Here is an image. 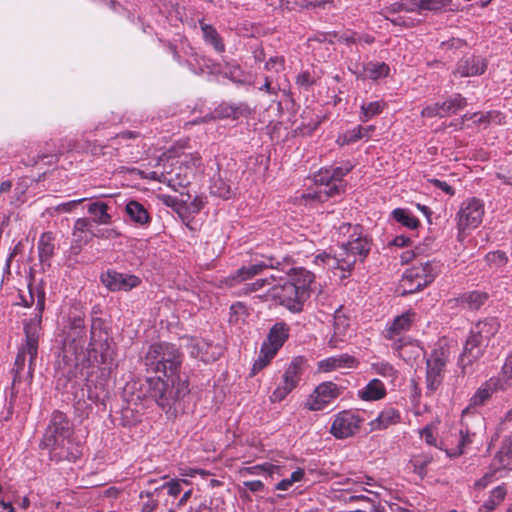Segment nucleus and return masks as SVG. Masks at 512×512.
Here are the masks:
<instances>
[{
    "label": "nucleus",
    "instance_id": "obj_1",
    "mask_svg": "<svg viewBox=\"0 0 512 512\" xmlns=\"http://www.w3.org/2000/svg\"><path fill=\"white\" fill-rule=\"evenodd\" d=\"M182 363L183 353L168 342L150 345L144 357L148 372L163 375L147 379V393L166 413L190 392L188 378L181 373Z\"/></svg>",
    "mask_w": 512,
    "mask_h": 512
},
{
    "label": "nucleus",
    "instance_id": "obj_2",
    "mask_svg": "<svg viewBox=\"0 0 512 512\" xmlns=\"http://www.w3.org/2000/svg\"><path fill=\"white\" fill-rule=\"evenodd\" d=\"M275 271L284 276V280L272 286V297L292 313L303 311L306 301L312 293L316 276L304 267H296L292 256L278 254Z\"/></svg>",
    "mask_w": 512,
    "mask_h": 512
},
{
    "label": "nucleus",
    "instance_id": "obj_3",
    "mask_svg": "<svg viewBox=\"0 0 512 512\" xmlns=\"http://www.w3.org/2000/svg\"><path fill=\"white\" fill-rule=\"evenodd\" d=\"M73 434V427L68 417L56 410L51 415L39 446L48 451L52 461L74 462L80 457L81 451L78 443L74 441Z\"/></svg>",
    "mask_w": 512,
    "mask_h": 512
},
{
    "label": "nucleus",
    "instance_id": "obj_4",
    "mask_svg": "<svg viewBox=\"0 0 512 512\" xmlns=\"http://www.w3.org/2000/svg\"><path fill=\"white\" fill-rule=\"evenodd\" d=\"M200 164L201 158L198 154L176 156L171 152L163 153L154 166L155 170L141 171L140 174L143 179L164 183L177 191L179 187H184L189 183L188 178L183 174L182 165L188 169Z\"/></svg>",
    "mask_w": 512,
    "mask_h": 512
},
{
    "label": "nucleus",
    "instance_id": "obj_5",
    "mask_svg": "<svg viewBox=\"0 0 512 512\" xmlns=\"http://www.w3.org/2000/svg\"><path fill=\"white\" fill-rule=\"evenodd\" d=\"M499 326L498 320L490 317L478 321L471 327L463 351L458 358L462 373L465 374L467 368L483 356L491 338L498 332Z\"/></svg>",
    "mask_w": 512,
    "mask_h": 512
},
{
    "label": "nucleus",
    "instance_id": "obj_6",
    "mask_svg": "<svg viewBox=\"0 0 512 512\" xmlns=\"http://www.w3.org/2000/svg\"><path fill=\"white\" fill-rule=\"evenodd\" d=\"M484 431L485 419L482 415H474L473 421L462 416L460 427L449 430L439 441L438 449L450 458L459 457Z\"/></svg>",
    "mask_w": 512,
    "mask_h": 512
},
{
    "label": "nucleus",
    "instance_id": "obj_7",
    "mask_svg": "<svg viewBox=\"0 0 512 512\" xmlns=\"http://www.w3.org/2000/svg\"><path fill=\"white\" fill-rule=\"evenodd\" d=\"M353 165L346 163L343 166L321 168L314 175L317 190L304 195L305 198L324 202L331 197L339 196L345 191L343 178L352 170Z\"/></svg>",
    "mask_w": 512,
    "mask_h": 512
},
{
    "label": "nucleus",
    "instance_id": "obj_8",
    "mask_svg": "<svg viewBox=\"0 0 512 512\" xmlns=\"http://www.w3.org/2000/svg\"><path fill=\"white\" fill-rule=\"evenodd\" d=\"M339 235L347 236L340 247L347 259L352 260L354 268L357 262H364L372 248V238L364 231L361 225L343 223L338 227Z\"/></svg>",
    "mask_w": 512,
    "mask_h": 512
},
{
    "label": "nucleus",
    "instance_id": "obj_9",
    "mask_svg": "<svg viewBox=\"0 0 512 512\" xmlns=\"http://www.w3.org/2000/svg\"><path fill=\"white\" fill-rule=\"evenodd\" d=\"M441 272V264L434 260L420 262L406 269L401 281L402 294L416 293L430 285Z\"/></svg>",
    "mask_w": 512,
    "mask_h": 512
},
{
    "label": "nucleus",
    "instance_id": "obj_10",
    "mask_svg": "<svg viewBox=\"0 0 512 512\" xmlns=\"http://www.w3.org/2000/svg\"><path fill=\"white\" fill-rule=\"evenodd\" d=\"M46 294L44 290L37 291V302L32 318L24 322V333L26 350L29 354V366L27 377L31 380L33 377L34 361L38 353V343L42 331V318L45 310Z\"/></svg>",
    "mask_w": 512,
    "mask_h": 512
},
{
    "label": "nucleus",
    "instance_id": "obj_11",
    "mask_svg": "<svg viewBox=\"0 0 512 512\" xmlns=\"http://www.w3.org/2000/svg\"><path fill=\"white\" fill-rule=\"evenodd\" d=\"M416 318V312L412 309H408L396 316L392 321L387 322L382 332L383 338L390 342L391 349L398 355L400 351L410 343L411 339L406 336V332L411 329Z\"/></svg>",
    "mask_w": 512,
    "mask_h": 512
},
{
    "label": "nucleus",
    "instance_id": "obj_12",
    "mask_svg": "<svg viewBox=\"0 0 512 512\" xmlns=\"http://www.w3.org/2000/svg\"><path fill=\"white\" fill-rule=\"evenodd\" d=\"M97 324H101L100 320L92 322L88 351L90 357L102 365L100 368L101 375L107 377L114 365V350L108 340L107 333L102 332L101 329L97 333Z\"/></svg>",
    "mask_w": 512,
    "mask_h": 512
},
{
    "label": "nucleus",
    "instance_id": "obj_13",
    "mask_svg": "<svg viewBox=\"0 0 512 512\" xmlns=\"http://www.w3.org/2000/svg\"><path fill=\"white\" fill-rule=\"evenodd\" d=\"M450 358L449 348L439 345L426 360V394H434L441 386L445 368Z\"/></svg>",
    "mask_w": 512,
    "mask_h": 512
},
{
    "label": "nucleus",
    "instance_id": "obj_14",
    "mask_svg": "<svg viewBox=\"0 0 512 512\" xmlns=\"http://www.w3.org/2000/svg\"><path fill=\"white\" fill-rule=\"evenodd\" d=\"M277 253L261 254L256 256L252 263L243 265L231 274L226 282L229 286H235L239 283L251 280L255 276L262 273L264 269H271L275 271L276 265H280L277 260Z\"/></svg>",
    "mask_w": 512,
    "mask_h": 512
},
{
    "label": "nucleus",
    "instance_id": "obj_15",
    "mask_svg": "<svg viewBox=\"0 0 512 512\" xmlns=\"http://www.w3.org/2000/svg\"><path fill=\"white\" fill-rule=\"evenodd\" d=\"M510 384L503 381L501 377H492L482 383L469 400L468 406L462 411L465 418L473 421L474 415H480L476 412L477 408L484 406L497 391H504Z\"/></svg>",
    "mask_w": 512,
    "mask_h": 512
},
{
    "label": "nucleus",
    "instance_id": "obj_16",
    "mask_svg": "<svg viewBox=\"0 0 512 512\" xmlns=\"http://www.w3.org/2000/svg\"><path fill=\"white\" fill-rule=\"evenodd\" d=\"M303 374V359L297 357L287 365L282 379L270 395L272 403L283 401L299 384Z\"/></svg>",
    "mask_w": 512,
    "mask_h": 512
},
{
    "label": "nucleus",
    "instance_id": "obj_17",
    "mask_svg": "<svg viewBox=\"0 0 512 512\" xmlns=\"http://www.w3.org/2000/svg\"><path fill=\"white\" fill-rule=\"evenodd\" d=\"M364 418L357 411L343 410L334 415L329 432L336 439L354 436L361 428Z\"/></svg>",
    "mask_w": 512,
    "mask_h": 512
},
{
    "label": "nucleus",
    "instance_id": "obj_18",
    "mask_svg": "<svg viewBox=\"0 0 512 512\" xmlns=\"http://www.w3.org/2000/svg\"><path fill=\"white\" fill-rule=\"evenodd\" d=\"M314 264L326 269L328 271H332L335 276H338L340 279H344L347 277L353 267L352 260L345 257L343 254V250L341 247H338V250L334 253L323 251L317 254L313 260Z\"/></svg>",
    "mask_w": 512,
    "mask_h": 512
},
{
    "label": "nucleus",
    "instance_id": "obj_19",
    "mask_svg": "<svg viewBox=\"0 0 512 512\" xmlns=\"http://www.w3.org/2000/svg\"><path fill=\"white\" fill-rule=\"evenodd\" d=\"M484 215V203L482 200L472 197L461 203L456 215L457 226L460 231L477 228Z\"/></svg>",
    "mask_w": 512,
    "mask_h": 512
},
{
    "label": "nucleus",
    "instance_id": "obj_20",
    "mask_svg": "<svg viewBox=\"0 0 512 512\" xmlns=\"http://www.w3.org/2000/svg\"><path fill=\"white\" fill-rule=\"evenodd\" d=\"M341 394V388L334 382L319 384L308 397L305 407L310 411L323 410Z\"/></svg>",
    "mask_w": 512,
    "mask_h": 512
},
{
    "label": "nucleus",
    "instance_id": "obj_21",
    "mask_svg": "<svg viewBox=\"0 0 512 512\" xmlns=\"http://www.w3.org/2000/svg\"><path fill=\"white\" fill-rule=\"evenodd\" d=\"M101 282L111 292H128L138 287L142 280L134 274L107 270L105 273H102Z\"/></svg>",
    "mask_w": 512,
    "mask_h": 512
},
{
    "label": "nucleus",
    "instance_id": "obj_22",
    "mask_svg": "<svg viewBox=\"0 0 512 512\" xmlns=\"http://www.w3.org/2000/svg\"><path fill=\"white\" fill-rule=\"evenodd\" d=\"M186 347L191 357L199 359L205 363L216 361L222 352V348L214 345L201 337H190L187 339Z\"/></svg>",
    "mask_w": 512,
    "mask_h": 512
},
{
    "label": "nucleus",
    "instance_id": "obj_23",
    "mask_svg": "<svg viewBox=\"0 0 512 512\" xmlns=\"http://www.w3.org/2000/svg\"><path fill=\"white\" fill-rule=\"evenodd\" d=\"M487 69V61L481 56L466 54L460 58L453 74L459 77H474L482 75Z\"/></svg>",
    "mask_w": 512,
    "mask_h": 512
},
{
    "label": "nucleus",
    "instance_id": "obj_24",
    "mask_svg": "<svg viewBox=\"0 0 512 512\" xmlns=\"http://www.w3.org/2000/svg\"><path fill=\"white\" fill-rule=\"evenodd\" d=\"M115 144L117 145H125L127 147L132 146L134 143L136 145V151L130 153V159L132 161H137L142 157L146 150V144H140L143 141L142 133L138 131H124L118 134L115 137Z\"/></svg>",
    "mask_w": 512,
    "mask_h": 512
},
{
    "label": "nucleus",
    "instance_id": "obj_25",
    "mask_svg": "<svg viewBox=\"0 0 512 512\" xmlns=\"http://www.w3.org/2000/svg\"><path fill=\"white\" fill-rule=\"evenodd\" d=\"M358 361L349 354H340L327 357L318 363V368L322 372H330L338 369L355 368Z\"/></svg>",
    "mask_w": 512,
    "mask_h": 512
},
{
    "label": "nucleus",
    "instance_id": "obj_26",
    "mask_svg": "<svg viewBox=\"0 0 512 512\" xmlns=\"http://www.w3.org/2000/svg\"><path fill=\"white\" fill-rule=\"evenodd\" d=\"M289 326L284 322L275 323L269 330L266 340L262 343L271 350L278 352L289 337Z\"/></svg>",
    "mask_w": 512,
    "mask_h": 512
},
{
    "label": "nucleus",
    "instance_id": "obj_27",
    "mask_svg": "<svg viewBox=\"0 0 512 512\" xmlns=\"http://www.w3.org/2000/svg\"><path fill=\"white\" fill-rule=\"evenodd\" d=\"M126 215L130 221L139 227H147L151 222V216L143 204L136 200H130L125 205Z\"/></svg>",
    "mask_w": 512,
    "mask_h": 512
},
{
    "label": "nucleus",
    "instance_id": "obj_28",
    "mask_svg": "<svg viewBox=\"0 0 512 512\" xmlns=\"http://www.w3.org/2000/svg\"><path fill=\"white\" fill-rule=\"evenodd\" d=\"M387 394L384 383L378 378L371 379L364 387L358 390L357 396L363 401H378Z\"/></svg>",
    "mask_w": 512,
    "mask_h": 512
},
{
    "label": "nucleus",
    "instance_id": "obj_29",
    "mask_svg": "<svg viewBox=\"0 0 512 512\" xmlns=\"http://www.w3.org/2000/svg\"><path fill=\"white\" fill-rule=\"evenodd\" d=\"M401 421V413L393 406H386L378 416L370 422L371 430H384Z\"/></svg>",
    "mask_w": 512,
    "mask_h": 512
},
{
    "label": "nucleus",
    "instance_id": "obj_30",
    "mask_svg": "<svg viewBox=\"0 0 512 512\" xmlns=\"http://www.w3.org/2000/svg\"><path fill=\"white\" fill-rule=\"evenodd\" d=\"M110 209L109 203L104 201H94L87 206V211L92 216L90 220L97 225L111 224L112 216L109 213Z\"/></svg>",
    "mask_w": 512,
    "mask_h": 512
},
{
    "label": "nucleus",
    "instance_id": "obj_31",
    "mask_svg": "<svg viewBox=\"0 0 512 512\" xmlns=\"http://www.w3.org/2000/svg\"><path fill=\"white\" fill-rule=\"evenodd\" d=\"M191 54L189 58L185 61V64L188 66L189 70L194 74H200L207 70L209 73H214L217 71L215 64L213 61L206 56L199 55L194 52L192 48H190Z\"/></svg>",
    "mask_w": 512,
    "mask_h": 512
},
{
    "label": "nucleus",
    "instance_id": "obj_32",
    "mask_svg": "<svg viewBox=\"0 0 512 512\" xmlns=\"http://www.w3.org/2000/svg\"><path fill=\"white\" fill-rule=\"evenodd\" d=\"M390 73V67L384 62L369 61L363 64V74L356 77L358 79H370L377 81L387 77Z\"/></svg>",
    "mask_w": 512,
    "mask_h": 512
},
{
    "label": "nucleus",
    "instance_id": "obj_33",
    "mask_svg": "<svg viewBox=\"0 0 512 512\" xmlns=\"http://www.w3.org/2000/svg\"><path fill=\"white\" fill-rule=\"evenodd\" d=\"M68 322L69 331L67 333V338L82 346L85 338L84 316L80 313H71L69 315Z\"/></svg>",
    "mask_w": 512,
    "mask_h": 512
},
{
    "label": "nucleus",
    "instance_id": "obj_34",
    "mask_svg": "<svg viewBox=\"0 0 512 512\" xmlns=\"http://www.w3.org/2000/svg\"><path fill=\"white\" fill-rule=\"evenodd\" d=\"M221 73L232 82L242 85L253 84V76L236 63H227Z\"/></svg>",
    "mask_w": 512,
    "mask_h": 512
},
{
    "label": "nucleus",
    "instance_id": "obj_35",
    "mask_svg": "<svg viewBox=\"0 0 512 512\" xmlns=\"http://www.w3.org/2000/svg\"><path fill=\"white\" fill-rule=\"evenodd\" d=\"M284 280V276L274 271L270 276L265 278H259L251 283L245 284L243 287V293L249 294L252 292H257L262 290L265 287L270 288V293L272 294V286Z\"/></svg>",
    "mask_w": 512,
    "mask_h": 512
},
{
    "label": "nucleus",
    "instance_id": "obj_36",
    "mask_svg": "<svg viewBox=\"0 0 512 512\" xmlns=\"http://www.w3.org/2000/svg\"><path fill=\"white\" fill-rule=\"evenodd\" d=\"M203 39L207 45L212 46V48L217 52L218 54H222L225 52V44L223 42L222 37L217 32V30L206 23L200 22Z\"/></svg>",
    "mask_w": 512,
    "mask_h": 512
},
{
    "label": "nucleus",
    "instance_id": "obj_37",
    "mask_svg": "<svg viewBox=\"0 0 512 512\" xmlns=\"http://www.w3.org/2000/svg\"><path fill=\"white\" fill-rule=\"evenodd\" d=\"M488 299V295L481 291H471L461 294L457 302L464 308L478 310Z\"/></svg>",
    "mask_w": 512,
    "mask_h": 512
},
{
    "label": "nucleus",
    "instance_id": "obj_38",
    "mask_svg": "<svg viewBox=\"0 0 512 512\" xmlns=\"http://www.w3.org/2000/svg\"><path fill=\"white\" fill-rule=\"evenodd\" d=\"M347 328V319L342 316H336L334 319V332L328 341V345L332 348H341V344L346 341Z\"/></svg>",
    "mask_w": 512,
    "mask_h": 512
},
{
    "label": "nucleus",
    "instance_id": "obj_39",
    "mask_svg": "<svg viewBox=\"0 0 512 512\" xmlns=\"http://www.w3.org/2000/svg\"><path fill=\"white\" fill-rule=\"evenodd\" d=\"M54 236L51 232H44L38 240V254L42 263L48 262L54 254Z\"/></svg>",
    "mask_w": 512,
    "mask_h": 512
},
{
    "label": "nucleus",
    "instance_id": "obj_40",
    "mask_svg": "<svg viewBox=\"0 0 512 512\" xmlns=\"http://www.w3.org/2000/svg\"><path fill=\"white\" fill-rule=\"evenodd\" d=\"M440 103L442 111L447 117L464 109L467 106V99L459 93H454Z\"/></svg>",
    "mask_w": 512,
    "mask_h": 512
},
{
    "label": "nucleus",
    "instance_id": "obj_41",
    "mask_svg": "<svg viewBox=\"0 0 512 512\" xmlns=\"http://www.w3.org/2000/svg\"><path fill=\"white\" fill-rule=\"evenodd\" d=\"M391 217L393 220L410 230L416 229L420 224L418 218L406 208H395L391 212Z\"/></svg>",
    "mask_w": 512,
    "mask_h": 512
},
{
    "label": "nucleus",
    "instance_id": "obj_42",
    "mask_svg": "<svg viewBox=\"0 0 512 512\" xmlns=\"http://www.w3.org/2000/svg\"><path fill=\"white\" fill-rule=\"evenodd\" d=\"M386 107V103L382 100L373 102H362L360 105L359 120L361 122H367L373 117L381 114Z\"/></svg>",
    "mask_w": 512,
    "mask_h": 512
},
{
    "label": "nucleus",
    "instance_id": "obj_43",
    "mask_svg": "<svg viewBox=\"0 0 512 512\" xmlns=\"http://www.w3.org/2000/svg\"><path fill=\"white\" fill-rule=\"evenodd\" d=\"M512 464V443L503 444L500 450L495 454L492 466L495 472L500 469H511Z\"/></svg>",
    "mask_w": 512,
    "mask_h": 512
},
{
    "label": "nucleus",
    "instance_id": "obj_44",
    "mask_svg": "<svg viewBox=\"0 0 512 512\" xmlns=\"http://www.w3.org/2000/svg\"><path fill=\"white\" fill-rule=\"evenodd\" d=\"M371 370L375 374L387 379L391 384H395L399 377V371L387 361H378L372 363Z\"/></svg>",
    "mask_w": 512,
    "mask_h": 512
},
{
    "label": "nucleus",
    "instance_id": "obj_45",
    "mask_svg": "<svg viewBox=\"0 0 512 512\" xmlns=\"http://www.w3.org/2000/svg\"><path fill=\"white\" fill-rule=\"evenodd\" d=\"M252 112L247 103L239 102L227 104L221 107L220 114L223 117L239 119L240 117H247Z\"/></svg>",
    "mask_w": 512,
    "mask_h": 512
},
{
    "label": "nucleus",
    "instance_id": "obj_46",
    "mask_svg": "<svg viewBox=\"0 0 512 512\" xmlns=\"http://www.w3.org/2000/svg\"><path fill=\"white\" fill-rule=\"evenodd\" d=\"M507 490L504 485L495 487L488 497V499L482 504L480 510L482 512H492L495 510L501 502L505 499Z\"/></svg>",
    "mask_w": 512,
    "mask_h": 512
},
{
    "label": "nucleus",
    "instance_id": "obj_47",
    "mask_svg": "<svg viewBox=\"0 0 512 512\" xmlns=\"http://www.w3.org/2000/svg\"><path fill=\"white\" fill-rule=\"evenodd\" d=\"M306 473L303 468H297L288 478H284L275 485V490L288 491L295 483L305 480Z\"/></svg>",
    "mask_w": 512,
    "mask_h": 512
},
{
    "label": "nucleus",
    "instance_id": "obj_48",
    "mask_svg": "<svg viewBox=\"0 0 512 512\" xmlns=\"http://www.w3.org/2000/svg\"><path fill=\"white\" fill-rule=\"evenodd\" d=\"M433 461V455L428 452H422L418 455L413 456L411 463L414 468V472L421 477L427 473V466Z\"/></svg>",
    "mask_w": 512,
    "mask_h": 512
},
{
    "label": "nucleus",
    "instance_id": "obj_49",
    "mask_svg": "<svg viewBox=\"0 0 512 512\" xmlns=\"http://www.w3.org/2000/svg\"><path fill=\"white\" fill-rule=\"evenodd\" d=\"M276 354L277 352L271 350L270 348L266 347V345L262 344L258 358L255 360L253 364L252 373L256 374L264 367H266L269 364V362L276 356Z\"/></svg>",
    "mask_w": 512,
    "mask_h": 512
},
{
    "label": "nucleus",
    "instance_id": "obj_50",
    "mask_svg": "<svg viewBox=\"0 0 512 512\" xmlns=\"http://www.w3.org/2000/svg\"><path fill=\"white\" fill-rule=\"evenodd\" d=\"M93 226L92 220L89 218H78L73 227V236L77 238L78 241H83L87 243L89 239H91L92 236H96L95 234H92L89 238L83 237L82 234L91 231V228Z\"/></svg>",
    "mask_w": 512,
    "mask_h": 512
},
{
    "label": "nucleus",
    "instance_id": "obj_51",
    "mask_svg": "<svg viewBox=\"0 0 512 512\" xmlns=\"http://www.w3.org/2000/svg\"><path fill=\"white\" fill-rule=\"evenodd\" d=\"M85 380H86L85 386L87 387V389L81 388L79 391H76V392H73L72 389L74 388V385L78 383L77 380H73V379L69 378L67 380V384L65 385V389L67 390V392L73 393L74 399H77L78 402L84 400L85 397H87L90 400H94L97 398L91 391V388L88 384V379H85Z\"/></svg>",
    "mask_w": 512,
    "mask_h": 512
},
{
    "label": "nucleus",
    "instance_id": "obj_52",
    "mask_svg": "<svg viewBox=\"0 0 512 512\" xmlns=\"http://www.w3.org/2000/svg\"><path fill=\"white\" fill-rule=\"evenodd\" d=\"M248 316L246 306L241 302H236L231 305L229 312V323L238 325L245 321Z\"/></svg>",
    "mask_w": 512,
    "mask_h": 512
},
{
    "label": "nucleus",
    "instance_id": "obj_53",
    "mask_svg": "<svg viewBox=\"0 0 512 512\" xmlns=\"http://www.w3.org/2000/svg\"><path fill=\"white\" fill-rule=\"evenodd\" d=\"M29 358L28 351L26 350V346L22 345L21 348L18 351V354L15 359L14 363V379L13 382L21 381V374L24 371L25 364H26V358Z\"/></svg>",
    "mask_w": 512,
    "mask_h": 512
},
{
    "label": "nucleus",
    "instance_id": "obj_54",
    "mask_svg": "<svg viewBox=\"0 0 512 512\" xmlns=\"http://www.w3.org/2000/svg\"><path fill=\"white\" fill-rule=\"evenodd\" d=\"M296 84L300 88L309 91L316 84L314 72L309 70L301 71L296 77Z\"/></svg>",
    "mask_w": 512,
    "mask_h": 512
},
{
    "label": "nucleus",
    "instance_id": "obj_55",
    "mask_svg": "<svg viewBox=\"0 0 512 512\" xmlns=\"http://www.w3.org/2000/svg\"><path fill=\"white\" fill-rule=\"evenodd\" d=\"M211 193L223 199H229L232 196L231 187L220 178L214 180L211 186Z\"/></svg>",
    "mask_w": 512,
    "mask_h": 512
},
{
    "label": "nucleus",
    "instance_id": "obj_56",
    "mask_svg": "<svg viewBox=\"0 0 512 512\" xmlns=\"http://www.w3.org/2000/svg\"><path fill=\"white\" fill-rule=\"evenodd\" d=\"M486 261L491 267L501 268L508 263V257L503 251H493L486 255Z\"/></svg>",
    "mask_w": 512,
    "mask_h": 512
},
{
    "label": "nucleus",
    "instance_id": "obj_57",
    "mask_svg": "<svg viewBox=\"0 0 512 512\" xmlns=\"http://www.w3.org/2000/svg\"><path fill=\"white\" fill-rule=\"evenodd\" d=\"M400 11L415 12L413 1L402 0L400 2H395L386 9V14H396Z\"/></svg>",
    "mask_w": 512,
    "mask_h": 512
},
{
    "label": "nucleus",
    "instance_id": "obj_58",
    "mask_svg": "<svg viewBox=\"0 0 512 512\" xmlns=\"http://www.w3.org/2000/svg\"><path fill=\"white\" fill-rule=\"evenodd\" d=\"M421 116L426 118H432V117H445V113H443L441 108V103L436 102L432 105H428L421 111Z\"/></svg>",
    "mask_w": 512,
    "mask_h": 512
},
{
    "label": "nucleus",
    "instance_id": "obj_59",
    "mask_svg": "<svg viewBox=\"0 0 512 512\" xmlns=\"http://www.w3.org/2000/svg\"><path fill=\"white\" fill-rule=\"evenodd\" d=\"M271 468V463L265 462L254 466L244 467L240 473L242 475H260L267 474V470Z\"/></svg>",
    "mask_w": 512,
    "mask_h": 512
},
{
    "label": "nucleus",
    "instance_id": "obj_60",
    "mask_svg": "<svg viewBox=\"0 0 512 512\" xmlns=\"http://www.w3.org/2000/svg\"><path fill=\"white\" fill-rule=\"evenodd\" d=\"M285 60L282 56L270 57L265 63V69L279 73L284 69Z\"/></svg>",
    "mask_w": 512,
    "mask_h": 512
},
{
    "label": "nucleus",
    "instance_id": "obj_61",
    "mask_svg": "<svg viewBox=\"0 0 512 512\" xmlns=\"http://www.w3.org/2000/svg\"><path fill=\"white\" fill-rule=\"evenodd\" d=\"M28 295L25 296V295H20V299H21V304L24 306V307H31L34 303L36 304L37 302V291L38 290H43L42 288H39V287H32L31 285L28 286Z\"/></svg>",
    "mask_w": 512,
    "mask_h": 512
},
{
    "label": "nucleus",
    "instance_id": "obj_62",
    "mask_svg": "<svg viewBox=\"0 0 512 512\" xmlns=\"http://www.w3.org/2000/svg\"><path fill=\"white\" fill-rule=\"evenodd\" d=\"M499 117V114L494 111H489L486 113H474L471 118H474V123L478 124H487L492 121H495L496 118Z\"/></svg>",
    "mask_w": 512,
    "mask_h": 512
},
{
    "label": "nucleus",
    "instance_id": "obj_63",
    "mask_svg": "<svg viewBox=\"0 0 512 512\" xmlns=\"http://www.w3.org/2000/svg\"><path fill=\"white\" fill-rule=\"evenodd\" d=\"M420 437L430 446H435L438 448L439 442L437 441L436 436L434 435L433 429L431 426H425L420 431Z\"/></svg>",
    "mask_w": 512,
    "mask_h": 512
},
{
    "label": "nucleus",
    "instance_id": "obj_64",
    "mask_svg": "<svg viewBox=\"0 0 512 512\" xmlns=\"http://www.w3.org/2000/svg\"><path fill=\"white\" fill-rule=\"evenodd\" d=\"M502 380L512 385V353H510L502 366Z\"/></svg>",
    "mask_w": 512,
    "mask_h": 512
}]
</instances>
